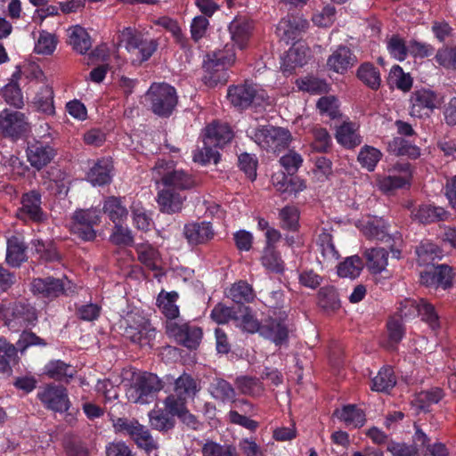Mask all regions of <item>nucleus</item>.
Instances as JSON below:
<instances>
[{"label": "nucleus", "instance_id": "1", "mask_svg": "<svg viewBox=\"0 0 456 456\" xmlns=\"http://www.w3.org/2000/svg\"><path fill=\"white\" fill-rule=\"evenodd\" d=\"M233 138V131L227 123L213 121L208 124L203 133V146L193 155V160L201 165L220 160L218 148L224 147Z\"/></svg>", "mask_w": 456, "mask_h": 456}, {"label": "nucleus", "instance_id": "2", "mask_svg": "<svg viewBox=\"0 0 456 456\" xmlns=\"http://www.w3.org/2000/svg\"><path fill=\"white\" fill-rule=\"evenodd\" d=\"M233 45L208 53L203 60L202 82L208 87L224 85L229 78L228 69L235 62Z\"/></svg>", "mask_w": 456, "mask_h": 456}, {"label": "nucleus", "instance_id": "3", "mask_svg": "<svg viewBox=\"0 0 456 456\" xmlns=\"http://www.w3.org/2000/svg\"><path fill=\"white\" fill-rule=\"evenodd\" d=\"M247 135L262 150L279 153L287 149L292 140L289 129L273 126H258L247 130Z\"/></svg>", "mask_w": 456, "mask_h": 456}, {"label": "nucleus", "instance_id": "4", "mask_svg": "<svg viewBox=\"0 0 456 456\" xmlns=\"http://www.w3.org/2000/svg\"><path fill=\"white\" fill-rule=\"evenodd\" d=\"M145 99L151 110L160 118H169L178 103L175 88L167 83H153Z\"/></svg>", "mask_w": 456, "mask_h": 456}, {"label": "nucleus", "instance_id": "5", "mask_svg": "<svg viewBox=\"0 0 456 456\" xmlns=\"http://www.w3.org/2000/svg\"><path fill=\"white\" fill-rule=\"evenodd\" d=\"M161 389V381L156 374L143 372L134 379L126 395L130 403L146 404L151 403Z\"/></svg>", "mask_w": 456, "mask_h": 456}, {"label": "nucleus", "instance_id": "6", "mask_svg": "<svg viewBox=\"0 0 456 456\" xmlns=\"http://www.w3.org/2000/svg\"><path fill=\"white\" fill-rule=\"evenodd\" d=\"M113 428L117 434L128 436L139 449L145 451L147 453L158 448V444L153 439L150 430L140 424L137 419L118 418L113 422Z\"/></svg>", "mask_w": 456, "mask_h": 456}, {"label": "nucleus", "instance_id": "7", "mask_svg": "<svg viewBox=\"0 0 456 456\" xmlns=\"http://www.w3.org/2000/svg\"><path fill=\"white\" fill-rule=\"evenodd\" d=\"M101 222V210L77 209L71 216L70 232L83 241H94L97 236L95 227Z\"/></svg>", "mask_w": 456, "mask_h": 456}, {"label": "nucleus", "instance_id": "8", "mask_svg": "<svg viewBox=\"0 0 456 456\" xmlns=\"http://www.w3.org/2000/svg\"><path fill=\"white\" fill-rule=\"evenodd\" d=\"M58 148L50 134L44 135L38 140L28 142L26 149L27 159L30 166L40 171L50 164L57 156Z\"/></svg>", "mask_w": 456, "mask_h": 456}, {"label": "nucleus", "instance_id": "9", "mask_svg": "<svg viewBox=\"0 0 456 456\" xmlns=\"http://www.w3.org/2000/svg\"><path fill=\"white\" fill-rule=\"evenodd\" d=\"M156 329L149 319L134 314L128 315L123 336L131 343L141 346L150 345L155 339Z\"/></svg>", "mask_w": 456, "mask_h": 456}, {"label": "nucleus", "instance_id": "10", "mask_svg": "<svg viewBox=\"0 0 456 456\" xmlns=\"http://www.w3.org/2000/svg\"><path fill=\"white\" fill-rule=\"evenodd\" d=\"M165 328L169 338H173L178 345L189 349H196L202 339L201 328L190 322L167 321L165 323Z\"/></svg>", "mask_w": 456, "mask_h": 456}, {"label": "nucleus", "instance_id": "11", "mask_svg": "<svg viewBox=\"0 0 456 456\" xmlns=\"http://www.w3.org/2000/svg\"><path fill=\"white\" fill-rule=\"evenodd\" d=\"M167 166L168 163L165 160H158L155 165V171L160 176L164 187L180 192L196 186L197 183L192 175L182 169L169 170Z\"/></svg>", "mask_w": 456, "mask_h": 456}, {"label": "nucleus", "instance_id": "12", "mask_svg": "<svg viewBox=\"0 0 456 456\" xmlns=\"http://www.w3.org/2000/svg\"><path fill=\"white\" fill-rule=\"evenodd\" d=\"M122 36L126 43V49L129 53L136 54L141 63L150 60L158 49L159 44L156 39L147 38L142 32L131 28H126Z\"/></svg>", "mask_w": 456, "mask_h": 456}, {"label": "nucleus", "instance_id": "13", "mask_svg": "<svg viewBox=\"0 0 456 456\" xmlns=\"http://www.w3.org/2000/svg\"><path fill=\"white\" fill-rule=\"evenodd\" d=\"M227 98L232 106L243 110L252 104L259 105L265 99V94L264 91H258L256 85L245 83L230 86L227 90Z\"/></svg>", "mask_w": 456, "mask_h": 456}, {"label": "nucleus", "instance_id": "14", "mask_svg": "<svg viewBox=\"0 0 456 456\" xmlns=\"http://www.w3.org/2000/svg\"><path fill=\"white\" fill-rule=\"evenodd\" d=\"M44 407L54 412L63 413L71 407L68 390L65 387L54 384H48L37 395Z\"/></svg>", "mask_w": 456, "mask_h": 456}, {"label": "nucleus", "instance_id": "15", "mask_svg": "<svg viewBox=\"0 0 456 456\" xmlns=\"http://www.w3.org/2000/svg\"><path fill=\"white\" fill-rule=\"evenodd\" d=\"M42 194L37 190L24 192L20 199L21 207L17 209L16 216L20 220L33 223H44L47 214L42 208Z\"/></svg>", "mask_w": 456, "mask_h": 456}, {"label": "nucleus", "instance_id": "16", "mask_svg": "<svg viewBox=\"0 0 456 456\" xmlns=\"http://www.w3.org/2000/svg\"><path fill=\"white\" fill-rule=\"evenodd\" d=\"M410 114L413 118H428L440 105L438 94L430 89L421 88L411 93Z\"/></svg>", "mask_w": 456, "mask_h": 456}, {"label": "nucleus", "instance_id": "17", "mask_svg": "<svg viewBox=\"0 0 456 456\" xmlns=\"http://www.w3.org/2000/svg\"><path fill=\"white\" fill-rule=\"evenodd\" d=\"M28 124L22 112L4 109L0 112V132L16 142L28 132Z\"/></svg>", "mask_w": 456, "mask_h": 456}, {"label": "nucleus", "instance_id": "18", "mask_svg": "<svg viewBox=\"0 0 456 456\" xmlns=\"http://www.w3.org/2000/svg\"><path fill=\"white\" fill-rule=\"evenodd\" d=\"M38 315L35 306L27 302H14L9 306L6 326L10 329L19 330L35 326Z\"/></svg>", "mask_w": 456, "mask_h": 456}, {"label": "nucleus", "instance_id": "19", "mask_svg": "<svg viewBox=\"0 0 456 456\" xmlns=\"http://www.w3.org/2000/svg\"><path fill=\"white\" fill-rule=\"evenodd\" d=\"M286 319V312H279L277 318L269 317L265 319L260 329V336L271 340L278 346L287 344L289 340V329Z\"/></svg>", "mask_w": 456, "mask_h": 456}, {"label": "nucleus", "instance_id": "20", "mask_svg": "<svg viewBox=\"0 0 456 456\" xmlns=\"http://www.w3.org/2000/svg\"><path fill=\"white\" fill-rule=\"evenodd\" d=\"M453 270L448 265H433L419 274L420 284L428 288L448 289L452 287Z\"/></svg>", "mask_w": 456, "mask_h": 456}, {"label": "nucleus", "instance_id": "21", "mask_svg": "<svg viewBox=\"0 0 456 456\" xmlns=\"http://www.w3.org/2000/svg\"><path fill=\"white\" fill-rule=\"evenodd\" d=\"M228 30L233 45L240 50L249 46L255 31V21L247 16H236L228 26Z\"/></svg>", "mask_w": 456, "mask_h": 456}, {"label": "nucleus", "instance_id": "22", "mask_svg": "<svg viewBox=\"0 0 456 456\" xmlns=\"http://www.w3.org/2000/svg\"><path fill=\"white\" fill-rule=\"evenodd\" d=\"M43 184L54 196L64 198L68 195L71 178L69 173L56 166L47 168L42 175Z\"/></svg>", "mask_w": 456, "mask_h": 456}, {"label": "nucleus", "instance_id": "23", "mask_svg": "<svg viewBox=\"0 0 456 456\" xmlns=\"http://www.w3.org/2000/svg\"><path fill=\"white\" fill-rule=\"evenodd\" d=\"M307 28L306 20L297 16H288L281 20L277 25L276 33L280 39L287 45L290 43L294 45L300 39L302 32Z\"/></svg>", "mask_w": 456, "mask_h": 456}, {"label": "nucleus", "instance_id": "24", "mask_svg": "<svg viewBox=\"0 0 456 456\" xmlns=\"http://www.w3.org/2000/svg\"><path fill=\"white\" fill-rule=\"evenodd\" d=\"M183 234L191 246L205 245L212 240L216 232L210 222H192L183 227Z\"/></svg>", "mask_w": 456, "mask_h": 456}, {"label": "nucleus", "instance_id": "25", "mask_svg": "<svg viewBox=\"0 0 456 456\" xmlns=\"http://www.w3.org/2000/svg\"><path fill=\"white\" fill-rule=\"evenodd\" d=\"M31 292L39 297L53 299L65 291L64 283L61 279L48 276L35 278L30 284Z\"/></svg>", "mask_w": 456, "mask_h": 456}, {"label": "nucleus", "instance_id": "26", "mask_svg": "<svg viewBox=\"0 0 456 456\" xmlns=\"http://www.w3.org/2000/svg\"><path fill=\"white\" fill-rule=\"evenodd\" d=\"M113 163L109 158H101L92 162L86 173V180L94 186L110 184L113 177Z\"/></svg>", "mask_w": 456, "mask_h": 456}, {"label": "nucleus", "instance_id": "27", "mask_svg": "<svg viewBox=\"0 0 456 456\" xmlns=\"http://www.w3.org/2000/svg\"><path fill=\"white\" fill-rule=\"evenodd\" d=\"M411 215L414 220L423 224L448 221L452 216L446 208L434 204H421L411 211Z\"/></svg>", "mask_w": 456, "mask_h": 456}, {"label": "nucleus", "instance_id": "28", "mask_svg": "<svg viewBox=\"0 0 456 456\" xmlns=\"http://www.w3.org/2000/svg\"><path fill=\"white\" fill-rule=\"evenodd\" d=\"M357 59L347 46L340 45L327 60V66L330 70L344 74L356 62Z\"/></svg>", "mask_w": 456, "mask_h": 456}, {"label": "nucleus", "instance_id": "29", "mask_svg": "<svg viewBox=\"0 0 456 456\" xmlns=\"http://www.w3.org/2000/svg\"><path fill=\"white\" fill-rule=\"evenodd\" d=\"M185 196L179 191L164 187L158 192L157 202L159 209L165 214H175L182 210Z\"/></svg>", "mask_w": 456, "mask_h": 456}, {"label": "nucleus", "instance_id": "30", "mask_svg": "<svg viewBox=\"0 0 456 456\" xmlns=\"http://www.w3.org/2000/svg\"><path fill=\"white\" fill-rule=\"evenodd\" d=\"M28 246L18 236H12L7 240L5 261L8 265L17 268L28 260Z\"/></svg>", "mask_w": 456, "mask_h": 456}, {"label": "nucleus", "instance_id": "31", "mask_svg": "<svg viewBox=\"0 0 456 456\" xmlns=\"http://www.w3.org/2000/svg\"><path fill=\"white\" fill-rule=\"evenodd\" d=\"M333 416L344 422L346 427L360 428L366 422L365 412L355 404H346L341 409H336Z\"/></svg>", "mask_w": 456, "mask_h": 456}, {"label": "nucleus", "instance_id": "32", "mask_svg": "<svg viewBox=\"0 0 456 456\" xmlns=\"http://www.w3.org/2000/svg\"><path fill=\"white\" fill-rule=\"evenodd\" d=\"M76 373L74 366L61 360H51L45 366V374L48 378L66 384L70 382Z\"/></svg>", "mask_w": 456, "mask_h": 456}, {"label": "nucleus", "instance_id": "33", "mask_svg": "<svg viewBox=\"0 0 456 456\" xmlns=\"http://www.w3.org/2000/svg\"><path fill=\"white\" fill-rule=\"evenodd\" d=\"M102 212L113 224L123 223L128 216V210L122 197H105L102 203Z\"/></svg>", "mask_w": 456, "mask_h": 456}, {"label": "nucleus", "instance_id": "34", "mask_svg": "<svg viewBox=\"0 0 456 456\" xmlns=\"http://www.w3.org/2000/svg\"><path fill=\"white\" fill-rule=\"evenodd\" d=\"M388 228L389 225L384 218L373 217L363 224L362 232L370 240L390 242L392 238Z\"/></svg>", "mask_w": 456, "mask_h": 456}, {"label": "nucleus", "instance_id": "35", "mask_svg": "<svg viewBox=\"0 0 456 456\" xmlns=\"http://www.w3.org/2000/svg\"><path fill=\"white\" fill-rule=\"evenodd\" d=\"M179 295L176 291L166 292L161 290L156 299V305L167 321H176L179 317L180 310L176 305Z\"/></svg>", "mask_w": 456, "mask_h": 456}, {"label": "nucleus", "instance_id": "36", "mask_svg": "<svg viewBox=\"0 0 456 456\" xmlns=\"http://www.w3.org/2000/svg\"><path fill=\"white\" fill-rule=\"evenodd\" d=\"M307 62V49L303 46H296L295 44L289 49L281 59V70L288 75L292 74L298 67H303Z\"/></svg>", "mask_w": 456, "mask_h": 456}, {"label": "nucleus", "instance_id": "37", "mask_svg": "<svg viewBox=\"0 0 456 456\" xmlns=\"http://www.w3.org/2000/svg\"><path fill=\"white\" fill-rule=\"evenodd\" d=\"M445 396V392L439 387L422 390L414 395V405L423 412H429L433 404H437Z\"/></svg>", "mask_w": 456, "mask_h": 456}, {"label": "nucleus", "instance_id": "38", "mask_svg": "<svg viewBox=\"0 0 456 456\" xmlns=\"http://www.w3.org/2000/svg\"><path fill=\"white\" fill-rule=\"evenodd\" d=\"M387 339L383 346L388 351H396L406 334V328L401 319L390 317L386 324Z\"/></svg>", "mask_w": 456, "mask_h": 456}, {"label": "nucleus", "instance_id": "39", "mask_svg": "<svg viewBox=\"0 0 456 456\" xmlns=\"http://www.w3.org/2000/svg\"><path fill=\"white\" fill-rule=\"evenodd\" d=\"M356 77L370 90L378 91L381 86L380 71L371 62L362 63L357 69Z\"/></svg>", "mask_w": 456, "mask_h": 456}, {"label": "nucleus", "instance_id": "40", "mask_svg": "<svg viewBox=\"0 0 456 456\" xmlns=\"http://www.w3.org/2000/svg\"><path fill=\"white\" fill-rule=\"evenodd\" d=\"M138 260L151 271H161L158 262L160 260L159 251L150 243H139L134 246Z\"/></svg>", "mask_w": 456, "mask_h": 456}, {"label": "nucleus", "instance_id": "41", "mask_svg": "<svg viewBox=\"0 0 456 456\" xmlns=\"http://www.w3.org/2000/svg\"><path fill=\"white\" fill-rule=\"evenodd\" d=\"M17 358V348L4 337H0V379L12 372V362Z\"/></svg>", "mask_w": 456, "mask_h": 456}, {"label": "nucleus", "instance_id": "42", "mask_svg": "<svg viewBox=\"0 0 456 456\" xmlns=\"http://www.w3.org/2000/svg\"><path fill=\"white\" fill-rule=\"evenodd\" d=\"M387 151L396 156H407L416 159L420 156V148L414 142L398 136L388 142Z\"/></svg>", "mask_w": 456, "mask_h": 456}, {"label": "nucleus", "instance_id": "43", "mask_svg": "<svg viewBox=\"0 0 456 456\" xmlns=\"http://www.w3.org/2000/svg\"><path fill=\"white\" fill-rule=\"evenodd\" d=\"M337 142L346 149H354L362 142V136L357 133L355 124L344 122L336 133Z\"/></svg>", "mask_w": 456, "mask_h": 456}, {"label": "nucleus", "instance_id": "44", "mask_svg": "<svg viewBox=\"0 0 456 456\" xmlns=\"http://www.w3.org/2000/svg\"><path fill=\"white\" fill-rule=\"evenodd\" d=\"M366 265L371 273H380L387 265L388 252L383 248H372L364 252Z\"/></svg>", "mask_w": 456, "mask_h": 456}, {"label": "nucleus", "instance_id": "45", "mask_svg": "<svg viewBox=\"0 0 456 456\" xmlns=\"http://www.w3.org/2000/svg\"><path fill=\"white\" fill-rule=\"evenodd\" d=\"M228 297L237 305L239 309L246 306L245 304L254 300L255 293L252 287L245 281L235 282L228 291Z\"/></svg>", "mask_w": 456, "mask_h": 456}, {"label": "nucleus", "instance_id": "46", "mask_svg": "<svg viewBox=\"0 0 456 456\" xmlns=\"http://www.w3.org/2000/svg\"><path fill=\"white\" fill-rule=\"evenodd\" d=\"M318 305L326 312H335L341 306L338 292L334 286L322 287L317 294Z\"/></svg>", "mask_w": 456, "mask_h": 456}, {"label": "nucleus", "instance_id": "47", "mask_svg": "<svg viewBox=\"0 0 456 456\" xmlns=\"http://www.w3.org/2000/svg\"><path fill=\"white\" fill-rule=\"evenodd\" d=\"M209 392L215 399L220 400L223 403L235 402V389L231 383L224 379H214L209 385Z\"/></svg>", "mask_w": 456, "mask_h": 456}, {"label": "nucleus", "instance_id": "48", "mask_svg": "<svg viewBox=\"0 0 456 456\" xmlns=\"http://www.w3.org/2000/svg\"><path fill=\"white\" fill-rule=\"evenodd\" d=\"M417 261L419 265H434L433 262L442 258L440 248L428 240L421 241L416 248Z\"/></svg>", "mask_w": 456, "mask_h": 456}, {"label": "nucleus", "instance_id": "49", "mask_svg": "<svg viewBox=\"0 0 456 456\" xmlns=\"http://www.w3.org/2000/svg\"><path fill=\"white\" fill-rule=\"evenodd\" d=\"M396 384V379L390 366L382 367L371 379L370 388L373 391L387 393Z\"/></svg>", "mask_w": 456, "mask_h": 456}, {"label": "nucleus", "instance_id": "50", "mask_svg": "<svg viewBox=\"0 0 456 456\" xmlns=\"http://www.w3.org/2000/svg\"><path fill=\"white\" fill-rule=\"evenodd\" d=\"M200 390L199 380L188 373H183L175 379V392L187 399L193 398Z\"/></svg>", "mask_w": 456, "mask_h": 456}, {"label": "nucleus", "instance_id": "51", "mask_svg": "<svg viewBox=\"0 0 456 456\" xmlns=\"http://www.w3.org/2000/svg\"><path fill=\"white\" fill-rule=\"evenodd\" d=\"M317 246L322 256V259L317 257L320 263L331 262L338 259L339 253L335 248L331 234L328 232L321 233L318 236Z\"/></svg>", "mask_w": 456, "mask_h": 456}, {"label": "nucleus", "instance_id": "52", "mask_svg": "<svg viewBox=\"0 0 456 456\" xmlns=\"http://www.w3.org/2000/svg\"><path fill=\"white\" fill-rule=\"evenodd\" d=\"M311 132L313 135L312 150L321 153L329 152L332 147V138L328 130L322 126H314Z\"/></svg>", "mask_w": 456, "mask_h": 456}, {"label": "nucleus", "instance_id": "53", "mask_svg": "<svg viewBox=\"0 0 456 456\" xmlns=\"http://www.w3.org/2000/svg\"><path fill=\"white\" fill-rule=\"evenodd\" d=\"M69 42L73 49L81 54L86 53L92 46L90 36L80 26H76L72 28L69 37Z\"/></svg>", "mask_w": 456, "mask_h": 456}, {"label": "nucleus", "instance_id": "54", "mask_svg": "<svg viewBox=\"0 0 456 456\" xmlns=\"http://www.w3.org/2000/svg\"><path fill=\"white\" fill-rule=\"evenodd\" d=\"M387 84L390 86H396L403 92H408L412 86V78L409 73H404L402 67L394 65L389 71Z\"/></svg>", "mask_w": 456, "mask_h": 456}, {"label": "nucleus", "instance_id": "55", "mask_svg": "<svg viewBox=\"0 0 456 456\" xmlns=\"http://www.w3.org/2000/svg\"><path fill=\"white\" fill-rule=\"evenodd\" d=\"M134 226L142 232H149L154 225L151 213L141 206L140 203L133 204L131 207Z\"/></svg>", "mask_w": 456, "mask_h": 456}, {"label": "nucleus", "instance_id": "56", "mask_svg": "<svg viewBox=\"0 0 456 456\" xmlns=\"http://www.w3.org/2000/svg\"><path fill=\"white\" fill-rule=\"evenodd\" d=\"M150 423L152 428L167 432L175 427V418L166 410H153L149 414Z\"/></svg>", "mask_w": 456, "mask_h": 456}, {"label": "nucleus", "instance_id": "57", "mask_svg": "<svg viewBox=\"0 0 456 456\" xmlns=\"http://www.w3.org/2000/svg\"><path fill=\"white\" fill-rule=\"evenodd\" d=\"M261 262L266 269L273 273H281L284 271V263L273 246H265Z\"/></svg>", "mask_w": 456, "mask_h": 456}, {"label": "nucleus", "instance_id": "58", "mask_svg": "<svg viewBox=\"0 0 456 456\" xmlns=\"http://www.w3.org/2000/svg\"><path fill=\"white\" fill-rule=\"evenodd\" d=\"M201 452L202 456H240L233 444H221L212 440L207 441L204 444Z\"/></svg>", "mask_w": 456, "mask_h": 456}, {"label": "nucleus", "instance_id": "59", "mask_svg": "<svg viewBox=\"0 0 456 456\" xmlns=\"http://www.w3.org/2000/svg\"><path fill=\"white\" fill-rule=\"evenodd\" d=\"M381 157L382 153L379 150L372 146L364 145L358 154L357 160L362 167L369 172H372L381 159Z\"/></svg>", "mask_w": 456, "mask_h": 456}, {"label": "nucleus", "instance_id": "60", "mask_svg": "<svg viewBox=\"0 0 456 456\" xmlns=\"http://www.w3.org/2000/svg\"><path fill=\"white\" fill-rule=\"evenodd\" d=\"M363 268V263L357 255L346 258L338 266V274L343 278H356L360 275Z\"/></svg>", "mask_w": 456, "mask_h": 456}, {"label": "nucleus", "instance_id": "61", "mask_svg": "<svg viewBox=\"0 0 456 456\" xmlns=\"http://www.w3.org/2000/svg\"><path fill=\"white\" fill-rule=\"evenodd\" d=\"M110 241L118 247H131L134 239L132 231L127 226H123L122 223H118L114 224Z\"/></svg>", "mask_w": 456, "mask_h": 456}, {"label": "nucleus", "instance_id": "62", "mask_svg": "<svg viewBox=\"0 0 456 456\" xmlns=\"http://www.w3.org/2000/svg\"><path fill=\"white\" fill-rule=\"evenodd\" d=\"M419 314L421 321L426 322L433 330L440 328V319L434 305L427 299L420 298Z\"/></svg>", "mask_w": 456, "mask_h": 456}, {"label": "nucleus", "instance_id": "63", "mask_svg": "<svg viewBox=\"0 0 456 456\" xmlns=\"http://www.w3.org/2000/svg\"><path fill=\"white\" fill-rule=\"evenodd\" d=\"M2 95L7 104L16 109H21L24 106L22 92L17 81L7 84L2 89Z\"/></svg>", "mask_w": 456, "mask_h": 456}, {"label": "nucleus", "instance_id": "64", "mask_svg": "<svg viewBox=\"0 0 456 456\" xmlns=\"http://www.w3.org/2000/svg\"><path fill=\"white\" fill-rule=\"evenodd\" d=\"M435 61L446 69L456 70V45L439 48L435 55Z\"/></svg>", "mask_w": 456, "mask_h": 456}]
</instances>
